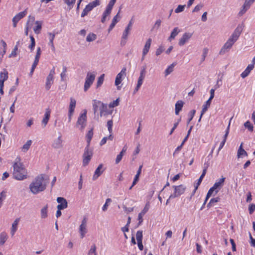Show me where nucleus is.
<instances>
[{
  "instance_id": "obj_1",
  "label": "nucleus",
  "mask_w": 255,
  "mask_h": 255,
  "mask_svg": "<svg viewBox=\"0 0 255 255\" xmlns=\"http://www.w3.org/2000/svg\"><path fill=\"white\" fill-rule=\"evenodd\" d=\"M44 177V174L38 175L29 185L30 190L33 194H37L46 189L49 179L45 180Z\"/></svg>"
},
{
  "instance_id": "obj_2",
  "label": "nucleus",
  "mask_w": 255,
  "mask_h": 255,
  "mask_svg": "<svg viewBox=\"0 0 255 255\" xmlns=\"http://www.w3.org/2000/svg\"><path fill=\"white\" fill-rule=\"evenodd\" d=\"M13 178L17 180H23L27 177V169L22 163L20 162V157H17L13 164Z\"/></svg>"
},
{
  "instance_id": "obj_3",
  "label": "nucleus",
  "mask_w": 255,
  "mask_h": 255,
  "mask_svg": "<svg viewBox=\"0 0 255 255\" xmlns=\"http://www.w3.org/2000/svg\"><path fill=\"white\" fill-rule=\"evenodd\" d=\"M242 32L241 27H237L220 50V54H224L228 52L238 39Z\"/></svg>"
},
{
  "instance_id": "obj_4",
  "label": "nucleus",
  "mask_w": 255,
  "mask_h": 255,
  "mask_svg": "<svg viewBox=\"0 0 255 255\" xmlns=\"http://www.w3.org/2000/svg\"><path fill=\"white\" fill-rule=\"evenodd\" d=\"M225 180V178L222 176L221 178L216 181L213 186L211 187L208 191L205 203L212 195H216L219 191V190L224 185Z\"/></svg>"
},
{
  "instance_id": "obj_5",
  "label": "nucleus",
  "mask_w": 255,
  "mask_h": 255,
  "mask_svg": "<svg viewBox=\"0 0 255 255\" xmlns=\"http://www.w3.org/2000/svg\"><path fill=\"white\" fill-rule=\"evenodd\" d=\"M93 156V151L89 146H86L83 155V165L86 166L88 164Z\"/></svg>"
},
{
  "instance_id": "obj_6",
  "label": "nucleus",
  "mask_w": 255,
  "mask_h": 255,
  "mask_svg": "<svg viewBox=\"0 0 255 255\" xmlns=\"http://www.w3.org/2000/svg\"><path fill=\"white\" fill-rule=\"evenodd\" d=\"M100 4V0H95L92 2H90L86 6L85 8L83 9L81 13V17H83L87 15L88 13L90 11H91L94 7L99 5Z\"/></svg>"
},
{
  "instance_id": "obj_7",
  "label": "nucleus",
  "mask_w": 255,
  "mask_h": 255,
  "mask_svg": "<svg viewBox=\"0 0 255 255\" xmlns=\"http://www.w3.org/2000/svg\"><path fill=\"white\" fill-rule=\"evenodd\" d=\"M95 77V74L90 72L87 73L84 87V91H87L89 89L94 81Z\"/></svg>"
},
{
  "instance_id": "obj_8",
  "label": "nucleus",
  "mask_w": 255,
  "mask_h": 255,
  "mask_svg": "<svg viewBox=\"0 0 255 255\" xmlns=\"http://www.w3.org/2000/svg\"><path fill=\"white\" fill-rule=\"evenodd\" d=\"M55 68H53L50 71V72L46 78V81L45 84V89L46 90H49L54 81V75L55 74Z\"/></svg>"
},
{
  "instance_id": "obj_9",
  "label": "nucleus",
  "mask_w": 255,
  "mask_h": 255,
  "mask_svg": "<svg viewBox=\"0 0 255 255\" xmlns=\"http://www.w3.org/2000/svg\"><path fill=\"white\" fill-rule=\"evenodd\" d=\"M126 71L127 69L126 67L123 68L121 71L118 74V75L116 76V80H115V85L116 86H117L118 89L120 90L121 86H119V85L121 83L122 80H123V77L126 76Z\"/></svg>"
},
{
  "instance_id": "obj_10",
  "label": "nucleus",
  "mask_w": 255,
  "mask_h": 255,
  "mask_svg": "<svg viewBox=\"0 0 255 255\" xmlns=\"http://www.w3.org/2000/svg\"><path fill=\"white\" fill-rule=\"evenodd\" d=\"M87 111L84 110V112L81 114L78 119L77 122V126H81V130H83L86 126V122L87 121Z\"/></svg>"
},
{
  "instance_id": "obj_11",
  "label": "nucleus",
  "mask_w": 255,
  "mask_h": 255,
  "mask_svg": "<svg viewBox=\"0 0 255 255\" xmlns=\"http://www.w3.org/2000/svg\"><path fill=\"white\" fill-rule=\"evenodd\" d=\"M193 33L191 32H185L182 37L179 39L178 44L179 46H182L187 43L190 38L192 37Z\"/></svg>"
},
{
  "instance_id": "obj_12",
  "label": "nucleus",
  "mask_w": 255,
  "mask_h": 255,
  "mask_svg": "<svg viewBox=\"0 0 255 255\" xmlns=\"http://www.w3.org/2000/svg\"><path fill=\"white\" fill-rule=\"evenodd\" d=\"M27 14V10L25 9L22 12L17 13L15 16L12 18L13 26L15 27L17 25V22L23 17H24Z\"/></svg>"
},
{
  "instance_id": "obj_13",
  "label": "nucleus",
  "mask_w": 255,
  "mask_h": 255,
  "mask_svg": "<svg viewBox=\"0 0 255 255\" xmlns=\"http://www.w3.org/2000/svg\"><path fill=\"white\" fill-rule=\"evenodd\" d=\"M146 65L143 66L141 68L139 77H138L137 83L136 85L138 86V87H140L143 83V81L146 74Z\"/></svg>"
},
{
  "instance_id": "obj_14",
  "label": "nucleus",
  "mask_w": 255,
  "mask_h": 255,
  "mask_svg": "<svg viewBox=\"0 0 255 255\" xmlns=\"http://www.w3.org/2000/svg\"><path fill=\"white\" fill-rule=\"evenodd\" d=\"M57 202L59 203L57 208L59 210H63L66 209L68 206V203L66 200L63 197H58Z\"/></svg>"
},
{
  "instance_id": "obj_15",
  "label": "nucleus",
  "mask_w": 255,
  "mask_h": 255,
  "mask_svg": "<svg viewBox=\"0 0 255 255\" xmlns=\"http://www.w3.org/2000/svg\"><path fill=\"white\" fill-rule=\"evenodd\" d=\"M51 110L49 108L46 109L44 117L42 121V125L45 127L47 124L50 117Z\"/></svg>"
},
{
  "instance_id": "obj_16",
  "label": "nucleus",
  "mask_w": 255,
  "mask_h": 255,
  "mask_svg": "<svg viewBox=\"0 0 255 255\" xmlns=\"http://www.w3.org/2000/svg\"><path fill=\"white\" fill-rule=\"evenodd\" d=\"M103 167V165L102 164H100L96 168L93 176L92 179L93 180H96L103 173L104 171V170H102Z\"/></svg>"
},
{
  "instance_id": "obj_17",
  "label": "nucleus",
  "mask_w": 255,
  "mask_h": 255,
  "mask_svg": "<svg viewBox=\"0 0 255 255\" xmlns=\"http://www.w3.org/2000/svg\"><path fill=\"white\" fill-rule=\"evenodd\" d=\"M133 23V18H132L131 20L129 21L128 24L127 26L126 27L124 31L123 32V38H128V35L129 33V31L132 27V24Z\"/></svg>"
},
{
  "instance_id": "obj_18",
  "label": "nucleus",
  "mask_w": 255,
  "mask_h": 255,
  "mask_svg": "<svg viewBox=\"0 0 255 255\" xmlns=\"http://www.w3.org/2000/svg\"><path fill=\"white\" fill-rule=\"evenodd\" d=\"M254 67L253 64H249L241 74V77L243 78L247 77L249 75L251 71L254 68Z\"/></svg>"
},
{
  "instance_id": "obj_19",
  "label": "nucleus",
  "mask_w": 255,
  "mask_h": 255,
  "mask_svg": "<svg viewBox=\"0 0 255 255\" xmlns=\"http://www.w3.org/2000/svg\"><path fill=\"white\" fill-rule=\"evenodd\" d=\"M52 147L54 148H60L62 147V140L61 135L55 139L52 145Z\"/></svg>"
},
{
  "instance_id": "obj_20",
  "label": "nucleus",
  "mask_w": 255,
  "mask_h": 255,
  "mask_svg": "<svg viewBox=\"0 0 255 255\" xmlns=\"http://www.w3.org/2000/svg\"><path fill=\"white\" fill-rule=\"evenodd\" d=\"M207 167H208V165H207V166L203 169V172H202L201 175L200 176V178L198 180V182L197 183L196 185H195V189H194V192H193V194H194V193L195 192L196 190L197 189L199 185L200 184L201 182H202V181L203 180V178L205 176V174L206 173V172H207Z\"/></svg>"
},
{
  "instance_id": "obj_21",
  "label": "nucleus",
  "mask_w": 255,
  "mask_h": 255,
  "mask_svg": "<svg viewBox=\"0 0 255 255\" xmlns=\"http://www.w3.org/2000/svg\"><path fill=\"white\" fill-rule=\"evenodd\" d=\"M151 41L152 40L151 38L148 39L146 41L142 51L143 57H144L148 53L151 45Z\"/></svg>"
},
{
  "instance_id": "obj_22",
  "label": "nucleus",
  "mask_w": 255,
  "mask_h": 255,
  "mask_svg": "<svg viewBox=\"0 0 255 255\" xmlns=\"http://www.w3.org/2000/svg\"><path fill=\"white\" fill-rule=\"evenodd\" d=\"M211 103V100H209V99H208L206 102L205 104L203 106V108H202V110L201 111V115H200L199 121H200L202 116L204 115V114L207 111L208 109L209 108Z\"/></svg>"
},
{
  "instance_id": "obj_23",
  "label": "nucleus",
  "mask_w": 255,
  "mask_h": 255,
  "mask_svg": "<svg viewBox=\"0 0 255 255\" xmlns=\"http://www.w3.org/2000/svg\"><path fill=\"white\" fill-rule=\"evenodd\" d=\"M48 35L49 36V42L48 43V45L51 47L52 50L53 51H54L55 47L54 46L53 40L54 39L55 34L54 33L48 32Z\"/></svg>"
},
{
  "instance_id": "obj_24",
  "label": "nucleus",
  "mask_w": 255,
  "mask_h": 255,
  "mask_svg": "<svg viewBox=\"0 0 255 255\" xmlns=\"http://www.w3.org/2000/svg\"><path fill=\"white\" fill-rule=\"evenodd\" d=\"M175 65V64L173 62L166 68L164 72L165 77L169 75L170 73H171V72L173 71Z\"/></svg>"
},
{
  "instance_id": "obj_25",
  "label": "nucleus",
  "mask_w": 255,
  "mask_h": 255,
  "mask_svg": "<svg viewBox=\"0 0 255 255\" xmlns=\"http://www.w3.org/2000/svg\"><path fill=\"white\" fill-rule=\"evenodd\" d=\"M76 101L73 98L70 99V103L69 107V112L71 113H74V110L76 107Z\"/></svg>"
},
{
  "instance_id": "obj_26",
  "label": "nucleus",
  "mask_w": 255,
  "mask_h": 255,
  "mask_svg": "<svg viewBox=\"0 0 255 255\" xmlns=\"http://www.w3.org/2000/svg\"><path fill=\"white\" fill-rule=\"evenodd\" d=\"M93 128L91 129L90 130L88 131V133L86 134L87 146H90V143L93 136Z\"/></svg>"
},
{
  "instance_id": "obj_27",
  "label": "nucleus",
  "mask_w": 255,
  "mask_h": 255,
  "mask_svg": "<svg viewBox=\"0 0 255 255\" xmlns=\"http://www.w3.org/2000/svg\"><path fill=\"white\" fill-rule=\"evenodd\" d=\"M247 152L243 148V143H241L238 150L237 156L240 158L241 156H247Z\"/></svg>"
},
{
  "instance_id": "obj_28",
  "label": "nucleus",
  "mask_w": 255,
  "mask_h": 255,
  "mask_svg": "<svg viewBox=\"0 0 255 255\" xmlns=\"http://www.w3.org/2000/svg\"><path fill=\"white\" fill-rule=\"evenodd\" d=\"M186 189V187L183 185H180L176 186V195H180L182 194Z\"/></svg>"
},
{
  "instance_id": "obj_29",
  "label": "nucleus",
  "mask_w": 255,
  "mask_h": 255,
  "mask_svg": "<svg viewBox=\"0 0 255 255\" xmlns=\"http://www.w3.org/2000/svg\"><path fill=\"white\" fill-rule=\"evenodd\" d=\"M7 235L5 232L0 234V245H3L7 239Z\"/></svg>"
},
{
  "instance_id": "obj_30",
  "label": "nucleus",
  "mask_w": 255,
  "mask_h": 255,
  "mask_svg": "<svg viewBox=\"0 0 255 255\" xmlns=\"http://www.w3.org/2000/svg\"><path fill=\"white\" fill-rule=\"evenodd\" d=\"M79 232L81 235V238H83L87 232L86 226L80 225L79 227Z\"/></svg>"
},
{
  "instance_id": "obj_31",
  "label": "nucleus",
  "mask_w": 255,
  "mask_h": 255,
  "mask_svg": "<svg viewBox=\"0 0 255 255\" xmlns=\"http://www.w3.org/2000/svg\"><path fill=\"white\" fill-rule=\"evenodd\" d=\"M111 13V11L106 9V10L103 13L102 17L101 19V22L102 23H105V22L107 18L109 16Z\"/></svg>"
},
{
  "instance_id": "obj_32",
  "label": "nucleus",
  "mask_w": 255,
  "mask_h": 255,
  "mask_svg": "<svg viewBox=\"0 0 255 255\" xmlns=\"http://www.w3.org/2000/svg\"><path fill=\"white\" fill-rule=\"evenodd\" d=\"M184 104V103L181 100L178 101L176 102V115H178L179 112L182 110Z\"/></svg>"
},
{
  "instance_id": "obj_33",
  "label": "nucleus",
  "mask_w": 255,
  "mask_h": 255,
  "mask_svg": "<svg viewBox=\"0 0 255 255\" xmlns=\"http://www.w3.org/2000/svg\"><path fill=\"white\" fill-rule=\"evenodd\" d=\"M64 2L67 5L68 8L69 10L72 9L73 6L74 4H75L76 2V0H63Z\"/></svg>"
},
{
  "instance_id": "obj_34",
  "label": "nucleus",
  "mask_w": 255,
  "mask_h": 255,
  "mask_svg": "<svg viewBox=\"0 0 255 255\" xmlns=\"http://www.w3.org/2000/svg\"><path fill=\"white\" fill-rule=\"evenodd\" d=\"M98 104L100 105L99 110L100 111L101 116H102V114L106 111L107 110V106L101 103L100 101H98Z\"/></svg>"
},
{
  "instance_id": "obj_35",
  "label": "nucleus",
  "mask_w": 255,
  "mask_h": 255,
  "mask_svg": "<svg viewBox=\"0 0 255 255\" xmlns=\"http://www.w3.org/2000/svg\"><path fill=\"white\" fill-rule=\"evenodd\" d=\"M209 49L207 47H204L202 50V54L201 55V62H203L205 61L206 57L207 56L208 53Z\"/></svg>"
},
{
  "instance_id": "obj_36",
  "label": "nucleus",
  "mask_w": 255,
  "mask_h": 255,
  "mask_svg": "<svg viewBox=\"0 0 255 255\" xmlns=\"http://www.w3.org/2000/svg\"><path fill=\"white\" fill-rule=\"evenodd\" d=\"M47 208L48 206L46 205L41 210V218H45L47 216Z\"/></svg>"
},
{
  "instance_id": "obj_37",
  "label": "nucleus",
  "mask_w": 255,
  "mask_h": 255,
  "mask_svg": "<svg viewBox=\"0 0 255 255\" xmlns=\"http://www.w3.org/2000/svg\"><path fill=\"white\" fill-rule=\"evenodd\" d=\"M32 141L31 140H28L27 142L23 145L22 149L23 152H26L29 148L30 145H31Z\"/></svg>"
},
{
  "instance_id": "obj_38",
  "label": "nucleus",
  "mask_w": 255,
  "mask_h": 255,
  "mask_svg": "<svg viewBox=\"0 0 255 255\" xmlns=\"http://www.w3.org/2000/svg\"><path fill=\"white\" fill-rule=\"evenodd\" d=\"M104 76L105 74H103L101 75L98 79L97 82V88H99L103 84L104 80Z\"/></svg>"
},
{
  "instance_id": "obj_39",
  "label": "nucleus",
  "mask_w": 255,
  "mask_h": 255,
  "mask_svg": "<svg viewBox=\"0 0 255 255\" xmlns=\"http://www.w3.org/2000/svg\"><path fill=\"white\" fill-rule=\"evenodd\" d=\"M8 78V73L6 72V73L0 72V81H2V83L4 84L5 81H6Z\"/></svg>"
},
{
  "instance_id": "obj_40",
  "label": "nucleus",
  "mask_w": 255,
  "mask_h": 255,
  "mask_svg": "<svg viewBox=\"0 0 255 255\" xmlns=\"http://www.w3.org/2000/svg\"><path fill=\"white\" fill-rule=\"evenodd\" d=\"M97 38V36L94 33H90L89 34L86 38V40L88 42H91L95 40Z\"/></svg>"
},
{
  "instance_id": "obj_41",
  "label": "nucleus",
  "mask_w": 255,
  "mask_h": 255,
  "mask_svg": "<svg viewBox=\"0 0 255 255\" xmlns=\"http://www.w3.org/2000/svg\"><path fill=\"white\" fill-rule=\"evenodd\" d=\"M30 38L31 41V44L29 45L28 47L31 50V51H32L34 49L35 45V41L33 35H30Z\"/></svg>"
},
{
  "instance_id": "obj_42",
  "label": "nucleus",
  "mask_w": 255,
  "mask_h": 255,
  "mask_svg": "<svg viewBox=\"0 0 255 255\" xmlns=\"http://www.w3.org/2000/svg\"><path fill=\"white\" fill-rule=\"evenodd\" d=\"M36 23L37 24V25L34 27L33 30L35 33L39 34L42 28L41 24V23H39L38 21H36Z\"/></svg>"
},
{
  "instance_id": "obj_43",
  "label": "nucleus",
  "mask_w": 255,
  "mask_h": 255,
  "mask_svg": "<svg viewBox=\"0 0 255 255\" xmlns=\"http://www.w3.org/2000/svg\"><path fill=\"white\" fill-rule=\"evenodd\" d=\"M244 126L245 127V128H247L249 129V130H250V131H253L254 130L253 126L252 125L251 122L249 121H248L246 123H245Z\"/></svg>"
},
{
  "instance_id": "obj_44",
  "label": "nucleus",
  "mask_w": 255,
  "mask_h": 255,
  "mask_svg": "<svg viewBox=\"0 0 255 255\" xmlns=\"http://www.w3.org/2000/svg\"><path fill=\"white\" fill-rule=\"evenodd\" d=\"M6 192L4 190L0 193V208L2 206V201L6 197Z\"/></svg>"
},
{
  "instance_id": "obj_45",
  "label": "nucleus",
  "mask_w": 255,
  "mask_h": 255,
  "mask_svg": "<svg viewBox=\"0 0 255 255\" xmlns=\"http://www.w3.org/2000/svg\"><path fill=\"white\" fill-rule=\"evenodd\" d=\"M219 200L220 198L218 197L211 199L209 203H208L207 206L211 207L214 206L215 203H217L219 201Z\"/></svg>"
},
{
  "instance_id": "obj_46",
  "label": "nucleus",
  "mask_w": 255,
  "mask_h": 255,
  "mask_svg": "<svg viewBox=\"0 0 255 255\" xmlns=\"http://www.w3.org/2000/svg\"><path fill=\"white\" fill-rule=\"evenodd\" d=\"M34 19H35L34 17L31 16L30 15L29 16V20L27 21V22L26 23V26L25 30V34L26 35H28V25L29 21L31 20L32 21H33L34 20Z\"/></svg>"
},
{
  "instance_id": "obj_47",
  "label": "nucleus",
  "mask_w": 255,
  "mask_h": 255,
  "mask_svg": "<svg viewBox=\"0 0 255 255\" xmlns=\"http://www.w3.org/2000/svg\"><path fill=\"white\" fill-rule=\"evenodd\" d=\"M121 9V7H120L118 13L114 17V18L112 20V21L114 22V23H115L116 24H117L118 22V21L120 20V16L119 15V14L120 13Z\"/></svg>"
},
{
  "instance_id": "obj_48",
  "label": "nucleus",
  "mask_w": 255,
  "mask_h": 255,
  "mask_svg": "<svg viewBox=\"0 0 255 255\" xmlns=\"http://www.w3.org/2000/svg\"><path fill=\"white\" fill-rule=\"evenodd\" d=\"M112 202V200L110 198H108L106 199V203L104 205V206L102 207V210L103 211H106L107 210L108 207L109 206V203H111Z\"/></svg>"
},
{
  "instance_id": "obj_49",
  "label": "nucleus",
  "mask_w": 255,
  "mask_h": 255,
  "mask_svg": "<svg viewBox=\"0 0 255 255\" xmlns=\"http://www.w3.org/2000/svg\"><path fill=\"white\" fill-rule=\"evenodd\" d=\"M142 237H143L142 231H138L136 234V238L137 242L142 241Z\"/></svg>"
},
{
  "instance_id": "obj_50",
  "label": "nucleus",
  "mask_w": 255,
  "mask_h": 255,
  "mask_svg": "<svg viewBox=\"0 0 255 255\" xmlns=\"http://www.w3.org/2000/svg\"><path fill=\"white\" fill-rule=\"evenodd\" d=\"M94 103L93 104V111L94 114H96V112L98 110V108L100 106V105L98 104V101H97L96 100L93 101Z\"/></svg>"
},
{
  "instance_id": "obj_51",
  "label": "nucleus",
  "mask_w": 255,
  "mask_h": 255,
  "mask_svg": "<svg viewBox=\"0 0 255 255\" xmlns=\"http://www.w3.org/2000/svg\"><path fill=\"white\" fill-rule=\"evenodd\" d=\"M113 121L109 120L107 122L108 129L110 133L112 132Z\"/></svg>"
},
{
  "instance_id": "obj_52",
  "label": "nucleus",
  "mask_w": 255,
  "mask_h": 255,
  "mask_svg": "<svg viewBox=\"0 0 255 255\" xmlns=\"http://www.w3.org/2000/svg\"><path fill=\"white\" fill-rule=\"evenodd\" d=\"M149 207H150L149 203H147L145 204L144 208H143V209L141 211V212L140 213H141L142 214H143L144 215L148 212V211L149 209Z\"/></svg>"
},
{
  "instance_id": "obj_53",
  "label": "nucleus",
  "mask_w": 255,
  "mask_h": 255,
  "mask_svg": "<svg viewBox=\"0 0 255 255\" xmlns=\"http://www.w3.org/2000/svg\"><path fill=\"white\" fill-rule=\"evenodd\" d=\"M19 218H17L13 222L12 224V227H11V229H15L17 230V225L18 224V222L19 221Z\"/></svg>"
},
{
  "instance_id": "obj_54",
  "label": "nucleus",
  "mask_w": 255,
  "mask_h": 255,
  "mask_svg": "<svg viewBox=\"0 0 255 255\" xmlns=\"http://www.w3.org/2000/svg\"><path fill=\"white\" fill-rule=\"evenodd\" d=\"M96 245L95 244H94L91 246L90 250L89 251L88 255H90L92 254H96Z\"/></svg>"
},
{
  "instance_id": "obj_55",
  "label": "nucleus",
  "mask_w": 255,
  "mask_h": 255,
  "mask_svg": "<svg viewBox=\"0 0 255 255\" xmlns=\"http://www.w3.org/2000/svg\"><path fill=\"white\" fill-rule=\"evenodd\" d=\"M186 5H179L177 7H176V13L181 12L184 11V8Z\"/></svg>"
},
{
  "instance_id": "obj_56",
  "label": "nucleus",
  "mask_w": 255,
  "mask_h": 255,
  "mask_svg": "<svg viewBox=\"0 0 255 255\" xmlns=\"http://www.w3.org/2000/svg\"><path fill=\"white\" fill-rule=\"evenodd\" d=\"M144 216L143 214H142L141 213H139L138 215V223L137 224V227L141 225L142 222H143V216Z\"/></svg>"
},
{
  "instance_id": "obj_57",
  "label": "nucleus",
  "mask_w": 255,
  "mask_h": 255,
  "mask_svg": "<svg viewBox=\"0 0 255 255\" xmlns=\"http://www.w3.org/2000/svg\"><path fill=\"white\" fill-rule=\"evenodd\" d=\"M255 0H246L244 4L245 6L250 8V6L254 3Z\"/></svg>"
},
{
  "instance_id": "obj_58",
  "label": "nucleus",
  "mask_w": 255,
  "mask_h": 255,
  "mask_svg": "<svg viewBox=\"0 0 255 255\" xmlns=\"http://www.w3.org/2000/svg\"><path fill=\"white\" fill-rule=\"evenodd\" d=\"M165 49L163 46H160L159 48L156 50V55L157 56L159 55L162 52L164 51Z\"/></svg>"
},
{
  "instance_id": "obj_59",
  "label": "nucleus",
  "mask_w": 255,
  "mask_h": 255,
  "mask_svg": "<svg viewBox=\"0 0 255 255\" xmlns=\"http://www.w3.org/2000/svg\"><path fill=\"white\" fill-rule=\"evenodd\" d=\"M18 50L17 46H14L12 52L9 55V57H15L16 55V51Z\"/></svg>"
},
{
  "instance_id": "obj_60",
  "label": "nucleus",
  "mask_w": 255,
  "mask_h": 255,
  "mask_svg": "<svg viewBox=\"0 0 255 255\" xmlns=\"http://www.w3.org/2000/svg\"><path fill=\"white\" fill-rule=\"evenodd\" d=\"M175 37V27L174 28L172 31L170 36L169 37L168 40L171 41Z\"/></svg>"
},
{
  "instance_id": "obj_61",
  "label": "nucleus",
  "mask_w": 255,
  "mask_h": 255,
  "mask_svg": "<svg viewBox=\"0 0 255 255\" xmlns=\"http://www.w3.org/2000/svg\"><path fill=\"white\" fill-rule=\"evenodd\" d=\"M255 211V204H251L249 207V211L252 214Z\"/></svg>"
},
{
  "instance_id": "obj_62",
  "label": "nucleus",
  "mask_w": 255,
  "mask_h": 255,
  "mask_svg": "<svg viewBox=\"0 0 255 255\" xmlns=\"http://www.w3.org/2000/svg\"><path fill=\"white\" fill-rule=\"evenodd\" d=\"M119 104V99H117L116 100L114 101L112 103H111L110 104V107H115L118 106Z\"/></svg>"
},
{
  "instance_id": "obj_63",
  "label": "nucleus",
  "mask_w": 255,
  "mask_h": 255,
  "mask_svg": "<svg viewBox=\"0 0 255 255\" xmlns=\"http://www.w3.org/2000/svg\"><path fill=\"white\" fill-rule=\"evenodd\" d=\"M123 208L124 211L127 213L131 212L133 211V208H128L124 205L123 206Z\"/></svg>"
},
{
  "instance_id": "obj_64",
  "label": "nucleus",
  "mask_w": 255,
  "mask_h": 255,
  "mask_svg": "<svg viewBox=\"0 0 255 255\" xmlns=\"http://www.w3.org/2000/svg\"><path fill=\"white\" fill-rule=\"evenodd\" d=\"M249 8L248 7L245 6V4H244V5L242 6V9L240 11L239 13L241 15L244 14Z\"/></svg>"
}]
</instances>
